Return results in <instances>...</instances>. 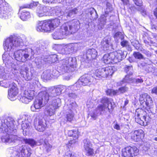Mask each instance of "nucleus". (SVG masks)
<instances>
[{
	"label": "nucleus",
	"instance_id": "6e6552de",
	"mask_svg": "<svg viewBox=\"0 0 157 157\" xmlns=\"http://www.w3.org/2000/svg\"><path fill=\"white\" fill-rule=\"evenodd\" d=\"M32 154L31 149L27 148L25 145H22L17 147L13 155L14 157H30Z\"/></svg>",
	"mask_w": 157,
	"mask_h": 157
},
{
	"label": "nucleus",
	"instance_id": "6ab92c4d",
	"mask_svg": "<svg viewBox=\"0 0 157 157\" xmlns=\"http://www.w3.org/2000/svg\"><path fill=\"white\" fill-rule=\"evenodd\" d=\"M20 73L21 76L26 80H30L32 79L33 76L32 71H29L26 68L21 69Z\"/></svg>",
	"mask_w": 157,
	"mask_h": 157
},
{
	"label": "nucleus",
	"instance_id": "37998d69",
	"mask_svg": "<svg viewBox=\"0 0 157 157\" xmlns=\"http://www.w3.org/2000/svg\"><path fill=\"white\" fill-rule=\"evenodd\" d=\"M49 21L51 22V25L52 26V30L58 26L60 23V20L58 19H56Z\"/></svg>",
	"mask_w": 157,
	"mask_h": 157
},
{
	"label": "nucleus",
	"instance_id": "4d7b16f0",
	"mask_svg": "<svg viewBox=\"0 0 157 157\" xmlns=\"http://www.w3.org/2000/svg\"><path fill=\"white\" fill-rule=\"evenodd\" d=\"M106 8L105 11V13L108 15L109 12L112 11L113 8L111 4L109 3L106 4Z\"/></svg>",
	"mask_w": 157,
	"mask_h": 157
},
{
	"label": "nucleus",
	"instance_id": "f8f14e48",
	"mask_svg": "<svg viewBox=\"0 0 157 157\" xmlns=\"http://www.w3.org/2000/svg\"><path fill=\"white\" fill-rule=\"evenodd\" d=\"M126 55L124 52L121 50H118L115 52L110 53V57L113 59V62L117 63L121 61L126 57Z\"/></svg>",
	"mask_w": 157,
	"mask_h": 157
},
{
	"label": "nucleus",
	"instance_id": "5fc2aeb1",
	"mask_svg": "<svg viewBox=\"0 0 157 157\" xmlns=\"http://www.w3.org/2000/svg\"><path fill=\"white\" fill-rule=\"evenodd\" d=\"M49 93L48 92H46L49 95V98H51L53 97H55L56 96H58L57 94V93H56V90L54 89L53 88L52 89H50L49 90Z\"/></svg>",
	"mask_w": 157,
	"mask_h": 157
},
{
	"label": "nucleus",
	"instance_id": "4468645a",
	"mask_svg": "<svg viewBox=\"0 0 157 157\" xmlns=\"http://www.w3.org/2000/svg\"><path fill=\"white\" fill-rule=\"evenodd\" d=\"M21 52L23 58V62H25L30 60L34 54V52L31 48L21 49Z\"/></svg>",
	"mask_w": 157,
	"mask_h": 157
},
{
	"label": "nucleus",
	"instance_id": "f257e3e1",
	"mask_svg": "<svg viewBox=\"0 0 157 157\" xmlns=\"http://www.w3.org/2000/svg\"><path fill=\"white\" fill-rule=\"evenodd\" d=\"M17 126L16 122L13 118L8 117L2 120L0 123V130L3 133H7L1 138V140L4 143H15L21 141L22 138L16 135L10 134H14L17 132Z\"/></svg>",
	"mask_w": 157,
	"mask_h": 157
},
{
	"label": "nucleus",
	"instance_id": "3c124183",
	"mask_svg": "<svg viewBox=\"0 0 157 157\" xmlns=\"http://www.w3.org/2000/svg\"><path fill=\"white\" fill-rule=\"evenodd\" d=\"M31 100L27 97L24 94H23V96H22L20 99V101L22 102L27 104L29 103Z\"/></svg>",
	"mask_w": 157,
	"mask_h": 157
},
{
	"label": "nucleus",
	"instance_id": "a211bd4d",
	"mask_svg": "<svg viewBox=\"0 0 157 157\" xmlns=\"http://www.w3.org/2000/svg\"><path fill=\"white\" fill-rule=\"evenodd\" d=\"M131 135L132 139L136 142L140 141L144 136L143 131L141 130L132 132Z\"/></svg>",
	"mask_w": 157,
	"mask_h": 157
},
{
	"label": "nucleus",
	"instance_id": "f3484780",
	"mask_svg": "<svg viewBox=\"0 0 157 157\" xmlns=\"http://www.w3.org/2000/svg\"><path fill=\"white\" fill-rule=\"evenodd\" d=\"M14 83H13L11 87L8 90V98L11 100H14L18 94V90L15 86Z\"/></svg>",
	"mask_w": 157,
	"mask_h": 157
},
{
	"label": "nucleus",
	"instance_id": "69168bd1",
	"mask_svg": "<svg viewBox=\"0 0 157 157\" xmlns=\"http://www.w3.org/2000/svg\"><path fill=\"white\" fill-rule=\"evenodd\" d=\"M143 82V79L141 78H133L132 83L138 84L142 83Z\"/></svg>",
	"mask_w": 157,
	"mask_h": 157
},
{
	"label": "nucleus",
	"instance_id": "393cba45",
	"mask_svg": "<svg viewBox=\"0 0 157 157\" xmlns=\"http://www.w3.org/2000/svg\"><path fill=\"white\" fill-rule=\"evenodd\" d=\"M111 38L109 37L104 38L101 42V48L104 51H106L109 48L111 45Z\"/></svg>",
	"mask_w": 157,
	"mask_h": 157
},
{
	"label": "nucleus",
	"instance_id": "473e14b6",
	"mask_svg": "<svg viewBox=\"0 0 157 157\" xmlns=\"http://www.w3.org/2000/svg\"><path fill=\"white\" fill-rule=\"evenodd\" d=\"M146 112L143 109H138L136 110L135 113L136 117L138 119L139 117L141 118V117L146 116Z\"/></svg>",
	"mask_w": 157,
	"mask_h": 157
},
{
	"label": "nucleus",
	"instance_id": "0e129e2a",
	"mask_svg": "<svg viewBox=\"0 0 157 157\" xmlns=\"http://www.w3.org/2000/svg\"><path fill=\"white\" fill-rule=\"evenodd\" d=\"M3 60L4 62L8 61L10 58V56L7 53H4L2 56Z\"/></svg>",
	"mask_w": 157,
	"mask_h": 157
},
{
	"label": "nucleus",
	"instance_id": "bf43d9fd",
	"mask_svg": "<svg viewBox=\"0 0 157 157\" xmlns=\"http://www.w3.org/2000/svg\"><path fill=\"white\" fill-rule=\"evenodd\" d=\"M74 115L72 113V112L70 111V112L66 114V118L67 119V121L69 122L71 121L73 119Z\"/></svg>",
	"mask_w": 157,
	"mask_h": 157
},
{
	"label": "nucleus",
	"instance_id": "9b49d317",
	"mask_svg": "<svg viewBox=\"0 0 157 157\" xmlns=\"http://www.w3.org/2000/svg\"><path fill=\"white\" fill-rule=\"evenodd\" d=\"M36 30L38 31H51L52 30V26L51 25V22L49 21H42L38 23Z\"/></svg>",
	"mask_w": 157,
	"mask_h": 157
},
{
	"label": "nucleus",
	"instance_id": "e433bc0d",
	"mask_svg": "<svg viewBox=\"0 0 157 157\" xmlns=\"http://www.w3.org/2000/svg\"><path fill=\"white\" fill-rule=\"evenodd\" d=\"M24 94L31 100L33 99L35 95V92L33 90L28 89L27 91H25Z\"/></svg>",
	"mask_w": 157,
	"mask_h": 157
},
{
	"label": "nucleus",
	"instance_id": "dca6fc26",
	"mask_svg": "<svg viewBox=\"0 0 157 157\" xmlns=\"http://www.w3.org/2000/svg\"><path fill=\"white\" fill-rule=\"evenodd\" d=\"M140 101L142 105L145 104L147 106L151 105L153 103L151 98L147 94H142L140 95Z\"/></svg>",
	"mask_w": 157,
	"mask_h": 157
},
{
	"label": "nucleus",
	"instance_id": "cd10ccee",
	"mask_svg": "<svg viewBox=\"0 0 157 157\" xmlns=\"http://www.w3.org/2000/svg\"><path fill=\"white\" fill-rule=\"evenodd\" d=\"M31 125V123L28 121V119H25L22 121L21 127L23 132H26L30 128Z\"/></svg>",
	"mask_w": 157,
	"mask_h": 157
},
{
	"label": "nucleus",
	"instance_id": "49530a36",
	"mask_svg": "<svg viewBox=\"0 0 157 157\" xmlns=\"http://www.w3.org/2000/svg\"><path fill=\"white\" fill-rule=\"evenodd\" d=\"M133 55L134 57L136 59L140 60L141 59H145L143 56L139 52H134Z\"/></svg>",
	"mask_w": 157,
	"mask_h": 157
},
{
	"label": "nucleus",
	"instance_id": "680f3d73",
	"mask_svg": "<svg viewBox=\"0 0 157 157\" xmlns=\"http://www.w3.org/2000/svg\"><path fill=\"white\" fill-rule=\"evenodd\" d=\"M54 88L58 95H59L61 93L63 89V87L61 86H59L56 88Z\"/></svg>",
	"mask_w": 157,
	"mask_h": 157
},
{
	"label": "nucleus",
	"instance_id": "09e8293b",
	"mask_svg": "<svg viewBox=\"0 0 157 157\" xmlns=\"http://www.w3.org/2000/svg\"><path fill=\"white\" fill-rule=\"evenodd\" d=\"M78 133L77 130H72L69 131L68 135L69 136L75 137L76 139L78 138Z\"/></svg>",
	"mask_w": 157,
	"mask_h": 157
},
{
	"label": "nucleus",
	"instance_id": "774afa93",
	"mask_svg": "<svg viewBox=\"0 0 157 157\" xmlns=\"http://www.w3.org/2000/svg\"><path fill=\"white\" fill-rule=\"evenodd\" d=\"M51 59V62L54 63L57 60V56L56 55H52L49 57Z\"/></svg>",
	"mask_w": 157,
	"mask_h": 157
},
{
	"label": "nucleus",
	"instance_id": "de8ad7c7",
	"mask_svg": "<svg viewBox=\"0 0 157 157\" xmlns=\"http://www.w3.org/2000/svg\"><path fill=\"white\" fill-rule=\"evenodd\" d=\"M38 4V2H33L31 3L29 5H27L24 6L20 7V10L24 8H31L34 6H36Z\"/></svg>",
	"mask_w": 157,
	"mask_h": 157
},
{
	"label": "nucleus",
	"instance_id": "052dcab7",
	"mask_svg": "<svg viewBox=\"0 0 157 157\" xmlns=\"http://www.w3.org/2000/svg\"><path fill=\"white\" fill-rule=\"evenodd\" d=\"M106 92L107 95L110 96L117 95L116 90H114L109 89L106 91Z\"/></svg>",
	"mask_w": 157,
	"mask_h": 157
},
{
	"label": "nucleus",
	"instance_id": "72a5a7b5",
	"mask_svg": "<svg viewBox=\"0 0 157 157\" xmlns=\"http://www.w3.org/2000/svg\"><path fill=\"white\" fill-rule=\"evenodd\" d=\"M57 48L59 49H61V51H59L60 53L62 54H66V55L70 54L71 50L69 46L65 47L63 48L62 46L61 45H59Z\"/></svg>",
	"mask_w": 157,
	"mask_h": 157
},
{
	"label": "nucleus",
	"instance_id": "c9c22d12",
	"mask_svg": "<svg viewBox=\"0 0 157 157\" xmlns=\"http://www.w3.org/2000/svg\"><path fill=\"white\" fill-rule=\"evenodd\" d=\"M42 78L46 80H49L52 78L51 74V71L48 70L44 71L41 76Z\"/></svg>",
	"mask_w": 157,
	"mask_h": 157
},
{
	"label": "nucleus",
	"instance_id": "a18cd8bd",
	"mask_svg": "<svg viewBox=\"0 0 157 157\" xmlns=\"http://www.w3.org/2000/svg\"><path fill=\"white\" fill-rule=\"evenodd\" d=\"M128 89V88L126 86L122 87L119 88L118 90H116L117 95H120L121 94H123L127 92Z\"/></svg>",
	"mask_w": 157,
	"mask_h": 157
},
{
	"label": "nucleus",
	"instance_id": "a19ab883",
	"mask_svg": "<svg viewBox=\"0 0 157 157\" xmlns=\"http://www.w3.org/2000/svg\"><path fill=\"white\" fill-rule=\"evenodd\" d=\"M108 16V15L107 14L105 13L101 15L99 19L100 25H101L102 26H103L105 24L106 21V17Z\"/></svg>",
	"mask_w": 157,
	"mask_h": 157
},
{
	"label": "nucleus",
	"instance_id": "1a4fd4ad",
	"mask_svg": "<svg viewBox=\"0 0 157 157\" xmlns=\"http://www.w3.org/2000/svg\"><path fill=\"white\" fill-rule=\"evenodd\" d=\"M139 150L135 146H128L122 150L123 157H135L139 153Z\"/></svg>",
	"mask_w": 157,
	"mask_h": 157
},
{
	"label": "nucleus",
	"instance_id": "6e6d98bb",
	"mask_svg": "<svg viewBox=\"0 0 157 157\" xmlns=\"http://www.w3.org/2000/svg\"><path fill=\"white\" fill-rule=\"evenodd\" d=\"M4 80V81H0V86L6 88H8L10 86L11 84L8 81H6Z\"/></svg>",
	"mask_w": 157,
	"mask_h": 157
},
{
	"label": "nucleus",
	"instance_id": "864d4df0",
	"mask_svg": "<svg viewBox=\"0 0 157 157\" xmlns=\"http://www.w3.org/2000/svg\"><path fill=\"white\" fill-rule=\"evenodd\" d=\"M44 60L41 58H37L36 59L35 63L36 66L38 68H40L42 65L44 64Z\"/></svg>",
	"mask_w": 157,
	"mask_h": 157
},
{
	"label": "nucleus",
	"instance_id": "13d9d810",
	"mask_svg": "<svg viewBox=\"0 0 157 157\" xmlns=\"http://www.w3.org/2000/svg\"><path fill=\"white\" fill-rule=\"evenodd\" d=\"M53 12H54L56 15L57 16H59L61 15L63 13V12L61 11V10L59 7H56L53 10Z\"/></svg>",
	"mask_w": 157,
	"mask_h": 157
},
{
	"label": "nucleus",
	"instance_id": "39448f33",
	"mask_svg": "<svg viewBox=\"0 0 157 157\" xmlns=\"http://www.w3.org/2000/svg\"><path fill=\"white\" fill-rule=\"evenodd\" d=\"M12 11V8L4 0H0V17L5 19L9 18Z\"/></svg>",
	"mask_w": 157,
	"mask_h": 157
},
{
	"label": "nucleus",
	"instance_id": "412c9836",
	"mask_svg": "<svg viewBox=\"0 0 157 157\" xmlns=\"http://www.w3.org/2000/svg\"><path fill=\"white\" fill-rule=\"evenodd\" d=\"M63 26V28L54 32L52 34V37L55 39H60L63 38L64 36L68 35L65 34L66 31L64 30Z\"/></svg>",
	"mask_w": 157,
	"mask_h": 157
},
{
	"label": "nucleus",
	"instance_id": "c756f323",
	"mask_svg": "<svg viewBox=\"0 0 157 157\" xmlns=\"http://www.w3.org/2000/svg\"><path fill=\"white\" fill-rule=\"evenodd\" d=\"M61 102V99L58 98L56 99H53L49 105L52 106L53 108L56 109L60 106Z\"/></svg>",
	"mask_w": 157,
	"mask_h": 157
},
{
	"label": "nucleus",
	"instance_id": "aec40b11",
	"mask_svg": "<svg viewBox=\"0 0 157 157\" xmlns=\"http://www.w3.org/2000/svg\"><path fill=\"white\" fill-rule=\"evenodd\" d=\"M100 68L102 73V78H106L108 76L111 75L114 72L113 70L114 67H111Z\"/></svg>",
	"mask_w": 157,
	"mask_h": 157
},
{
	"label": "nucleus",
	"instance_id": "423d86ee",
	"mask_svg": "<svg viewBox=\"0 0 157 157\" xmlns=\"http://www.w3.org/2000/svg\"><path fill=\"white\" fill-rule=\"evenodd\" d=\"M91 77V76L88 75H85L81 76L73 86L74 90H76L80 89L82 86L91 84L92 81Z\"/></svg>",
	"mask_w": 157,
	"mask_h": 157
},
{
	"label": "nucleus",
	"instance_id": "79ce46f5",
	"mask_svg": "<svg viewBox=\"0 0 157 157\" xmlns=\"http://www.w3.org/2000/svg\"><path fill=\"white\" fill-rule=\"evenodd\" d=\"M131 75H130L127 74L125 75L121 82L123 83L125 82L132 83L133 78L131 77Z\"/></svg>",
	"mask_w": 157,
	"mask_h": 157
},
{
	"label": "nucleus",
	"instance_id": "f03ea898",
	"mask_svg": "<svg viewBox=\"0 0 157 157\" xmlns=\"http://www.w3.org/2000/svg\"><path fill=\"white\" fill-rule=\"evenodd\" d=\"M22 44V40L20 37L11 36L6 40L3 45L5 50L9 51L20 46Z\"/></svg>",
	"mask_w": 157,
	"mask_h": 157
},
{
	"label": "nucleus",
	"instance_id": "7ed1b4c3",
	"mask_svg": "<svg viewBox=\"0 0 157 157\" xmlns=\"http://www.w3.org/2000/svg\"><path fill=\"white\" fill-rule=\"evenodd\" d=\"M49 94L46 91H43L39 93L37 98L34 101L33 105L31 107L32 111L36 112V110L39 109L43 106V102L45 104L48 103L49 100Z\"/></svg>",
	"mask_w": 157,
	"mask_h": 157
},
{
	"label": "nucleus",
	"instance_id": "a878e982",
	"mask_svg": "<svg viewBox=\"0 0 157 157\" xmlns=\"http://www.w3.org/2000/svg\"><path fill=\"white\" fill-rule=\"evenodd\" d=\"M44 43L42 41H39L35 43L31 48L33 50L34 52V51H36L37 52L40 51V50H43L44 49Z\"/></svg>",
	"mask_w": 157,
	"mask_h": 157
},
{
	"label": "nucleus",
	"instance_id": "58836bf2",
	"mask_svg": "<svg viewBox=\"0 0 157 157\" xmlns=\"http://www.w3.org/2000/svg\"><path fill=\"white\" fill-rule=\"evenodd\" d=\"M23 141L25 144H28L32 147L36 145L37 143V142L33 139H23Z\"/></svg>",
	"mask_w": 157,
	"mask_h": 157
},
{
	"label": "nucleus",
	"instance_id": "4c0bfd02",
	"mask_svg": "<svg viewBox=\"0 0 157 157\" xmlns=\"http://www.w3.org/2000/svg\"><path fill=\"white\" fill-rule=\"evenodd\" d=\"M78 11L77 9L75 8L69 10L68 12L66 13L65 15L67 17H73L77 13Z\"/></svg>",
	"mask_w": 157,
	"mask_h": 157
},
{
	"label": "nucleus",
	"instance_id": "c03bdc74",
	"mask_svg": "<svg viewBox=\"0 0 157 157\" xmlns=\"http://www.w3.org/2000/svg\"><path fill=\"white\" fill-rule=\"evenodd\" d=\"M56 109L53 108L52 106L49 105L46 109L47 114L50 116L53 115L54 114Z\"/></svg>",
	"mask_w": 157,
	"mask_h": 157
},
{
	"label": "nucleus",
	"instance_id": "338daca9",
	"mask_svg": "<svg viewBox=\"0 0 157 157\" xmlns=\"http://www.w3.org/2000/svg\"><path fill=\"white\" fill-rule=\"evenodd\" d=\"M121 45L123 47H127L128 46L129 48H130V47H129L128 42L126 40H123L121 42Z\"/></svg>",
	"mask_w": 157,
	"mask_h": 157
},
{
	"label": "nucleus",
	"instance_id": "c85d7f7f",
	"mask_svg": "<svg viewBox=\"0 0 157 157\" xmlns=\"http://www.w3.org/2000/svg\"><path fill=\"white\" fill-rule=\"evenodd\" d=\"M101 68L93 71V73L91 75L92 78L98 79L101 78L102 73H101Z\"/></svg>",
	"mask_w": 157,
	"mask_h": 157
},
{
	"label": "nucleus",
	"instance_id": "e2e57ef3",
	"mask_svg": "<svg viewBox=\"0 0 157 157\" xmlns=\"http://www.w3.org/2000/svg\"><path fill=\"white\" fill-rule=\"evenodd\" d=\"M44 147L45 148L47 152L51 150L52 146L47 142H44Z\"/></svg>",
	"mask_w": 157,
	"mask_h": 157
},
{
	"label": "nucleus",
	"instance_id": "b1692460",
	"mask_svg": "<svg viewBox=\"0 0 157 157\" xmlns=\"http://www.w3.org/2000/svg\"><path fill=\"white\" fill-rule=\"evenodd\" d=\"M101 102L102 104L99 105L101 110H104V111L106 110H109L108 105L109 104H110L111 105V104L109 99L107 98L103 97L101 99Z\"/></svg>",
	"mask_w": 157,
	"mask_h": 157
},
{
	"label": "nucleus",
	"instance_id": "20e7f679",
	"mask_svg": "<svg viewBox=\"0 0 157 157\" xmlns=\"http://www.w3.org/2000/svg\"><path fill=\"white\" fill-rule=\"evenodd\" d=\"M60 63L62 64L61 68L63 72L66 73L73 71L76 64V60L75 58L67 57L62 60Z\"/></svg>",
	"mask_w": 157,
	"mask_h": 157
},
{
	"label": "nucleus",
	"instance_id": "bb28decb",
	"mask_svg": "<svg viewBox=\"0 0 157 157\" xmlns=\"http://www.w3.org/2000/svg\"><path fill=\"white\" fill-rule=\"evenodd\" d=\"M151 118L149 115L147 116L141 117V118L139 117L138 119L135 118L136 121L138 123L141 125H144L145 122L147 123L150 121Z\"/></svg>",
	"mask_w": 157,
	"mask_h": 157
},
{
	"label": "nucleus",
	"instance_id": "9d476101",
	"mask_svg": "<svg viewBox=\"0 0 157 157\" xmlns=\"http://www.w3.org/2000/svg\"><path fill=\"white\" fill-rule=\"evenodd\" d=\"M83 149L86 155L87 156H92L94 154L92 144L90 140L87 139H84L83 141Z\"/></svg>",
	"mask_w": 157,
	"mask_h": 157
},
{
	"label": "nucleus",
	"instance_id": "5701e85b",
	"mask_svg": "<svg viewBox=\"0 0 157 157\" xmlns=\"http://www.w3.org/2000/svg\"><path fill=\"white\" fill-rule=\"evenodd\" d=\"M48 12L47 7L43 6H39L36 11L38 16L40 17L47 16Z\"/></svg>",
	"mask_w": 157,
	"mask_h": 157
},
{
	"label": "nucleus",
	"instance_id": "0eeeda50",
	"mask_svg": "<svg viewBox=\"0 0 157 157\" xmlns=\"http://www.w3.org/2000/svg\"><path fill=\"white\" fill-rule=\"evenodd\" d=\"M80 25L79 21L77 20H73L65 24L63 26L64 30L66 32L65 34L68 35L75 33L79 28Z\"/></svg>",
	"mask_w": 157,
	"mask_h": 157
},
{
	"label": "nucleus",
	"instance_id": "f704fd0d",
	"mask_svg": "<svg viewBox=\"0 0 157 157\" xmlns=\"http://www.w3.org/2000/svg\"><path fill=\"white\" fill-rule=\"evenodd\" d=\"M22 10V9L20 10V9H19L20 12H21V15L20 16V17L22 20L25 21L29 17L30 13L29 12L25 10L21 11Z\"/></svg>",
	"mask_w": 157,
	"mask_h": 157
},
{
	"label": "nucleus",
	"instance_id": "603ef678",
	"mask_svg": "<svg viewBox=\"0 0 157 157\" xmlns=\"http://www.w3.org/2000/svg\"><path fill=\"white\" fill-rule=\"evenodd\" d=\"M113 37L115 39H117V40L120 39L122 40L124 38V35L120 32L116 33L114 35Z\"/></svg>",
	"mask_w": 157,
	"mask_h": 157
},
{
	"label": "nucleus",
	"instance_id": "2f4dec72",
	"mask_svg": "<svg viewBox=\"0 0 157 157\" xmlns=\"http://www.w3.org/2000/svg\"><path fill=\"white\" fill-rule=\"evenodd\" d=\"M102 61L106 64L112 63V61H113V59L110 57V53L105 54L102 59Z\"/></svg>",
	"mask_w": 157,
	"mask_h": 157
},
{
	"label": "nucleus",
	"instance_id": "4be33fe9",
	"mask_svg": "<svg viewBox=\"0 0 157 157\" xmlns=\"http://www.w3.org/2000/svg\"><path fill=\"white\" fill-rule=\"evenodd\" d=\"M97 55L98 52L95 49H89L86 51V56L88 60H91L95 59Z\"/></svg>",
	"mask_w": 157,
	"mask_h": 157
},
{
	"label": "nucleus",
	"instance_id": "ea45409f",
	"mask_svg": "<svg viewBox=\"0 0 157 157\" xmlns=\"http://www.w3.org/2000/svg\"><path fill=\"white\" fill-rule=\"evenodd\" d=\"M103 111L104 110H101L100 106L99 105L96 109L94 111L93 113L91 114V116L93 118H95L97 116L100 114L101 113V112Z\"/></svg>",
	"mask_w": 157,
	"mask_h": 157
},
{
	"label": "nucleus",
	"instance_id": "ddd939ff",
	"mask_svg": "<svg viewBox=\"0 0 157 157\" xmlns=\"http://www.w3.org/2000/svg\"><path fill=\"white\" fill-rule=\"evenodd\" d=\"M35 128L39 132L44 131L46 127V121L45 119L42 118L35 120L34 122Z\"/></svg>",
	"mask_w": 157,
	"mask_h": 157
},
{
	"label": "nucleus",
	"instance_id": "7c9ffc66",
	"mask_svg": "<svg viewBox=\"0 0 157 157\" xmlns=\"http://www.w3.org/2000/svg\"><path fill=\"white\" fill-rule=\"evenodd\" d=\"M14 58L17 60L23 62L21 49L13 53Z\"/></svg>",
	"mask_w": 157,
	"mask_h": 157
},
{
	"label": "nucleus",
	"instance_id": "2eb2a0df",
	"mask_svg": "<svg viewBox=\"0 0 157 157\" xmlns=\"http://www.w3.org/2000/svg\"><path fill=\"white\" fill-rule=\"evenodd\" d=\"M11 70L5 66H0V77L5 80H8L10 78Z\"/></svg>",
	"mask_w": 157,
	"mask_h": 157
},
{
	"label": "nucleus",
	"instance_id": "8fccbe9b",
	"mask_svg": "<svg viewBox=\"0 0 157 157\" xmlns=\"http://www.w3.org/2000/svg\"><path fill=\"white\" fill-rule=\"evenodd\" d=\"M124 70L127 74L131 75H133V69L131 66H125L124 67Z\"/></svg>",
	"mask_w": 157,
	"mask_h": 157
}]
</instances>
